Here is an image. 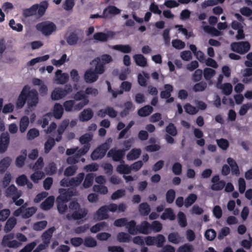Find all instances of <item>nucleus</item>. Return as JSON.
I'll list each match as a JSON object with an SVG mask.
<instances>
[{
  "label": "nucleus",
  "mask_w": 252,
  "mask_h": 252,
  "mask_svg": "<svg viewBox=\"0 0 252 252\" xmlns=\"http://www.w3.org/2000/svg\"><path fill=\"white\" fill-rule=\"evenodd\" d=\"M130 239L131 237L129 234L126 232H119L117 235V240L120 242H129Z\"/></svg>",
  "instance_id": "obj_56"
},
{
  "label": "nucleus",
  "mask_w": 252,
  "mask_h": 252,
  "mask_svg": "<svg viewBox=\"0 0 252 252\" xmlns=\"http://www.w3.org/2000/svg\"><path fill=\"white\" fill-rule=\"evenodd\" d=\"M106 83L107 85L108 92L112 94L113 98H116L118 94H122L124 92H129L131 89L132 84L128 81H123L120 86V90L115 91L113 90L111 86L109 81H106Z\"/></svg>",
  "instance_id": "obj_7"
},
{
  "label": "nucleus",
  "mask_w": 252,
  "mask_h": 252,
  "mask_svg": "<svg viewBox=\"0 0 252 252\" xmlns=\"http://www.w3.org/2000/svg\"><path fill=\"white\" fill-rule=\"evenodd\" d=\"M63 113V106L59 103H55L53 109L54 117L57 119H60L62 118Z\"/></svg>",
  "instance_id": "obj_31"
},
{
  "label": "nucleus",
  "mask_w": 252,
  "mask_h": 252,
  "mask_svg": "<svg viewBox=\"0 0 252 252\" xmlns=\"http://www.w3.org/2000/svg\"><path fill=\"white\" fill-rule=\"evenodd\" d=\"M84 78L86 83H92L98 79V76L92 69H89L85 71Z\"/></svg>",
  "instance_id": "obj_18"
},
{
  "label": "nucleus",
  "mask_w": 252,
  "mask_h": 252,
  "mask_svg": "<svg viewBox=\"0 0 252 252\" xmlns=\"http://www.w3.org/2000/svg\"><path fill=\"white\" fill-rule=\"evenodd\" d=\"M117 204L115 203H110L108 205H105L101 206L94 214V219H96L98 220H107L109 218L108 212H115L116 211Z\"/></svg>",
  "instance_id": "obj_3"
},
{
  "label": "nucleus",
  "mask_w": 252,
  "mask_h": 252,
  "mask_svg": "<svg viewBox=\"0 0 252 252\" xmlns=\"http://www.w3.org/2000/svg\"><path fill=\"white\" fill-rule=\"evenodd\" d=\"M151 232V225L148 221H143L138 225V233L147 235L150 234Z\"/></svg>",
  "instance_id": "obj_21"
},
{
  "label": "nucleus",
  "mask_w": 252,
  "mask_h": 252,
  "mask_svg": "<svg viewBox=\"0 0 252 252\" xmlns=\"http://www.w3.org/2000/svg\"><path fill=\"white\" fill-rule=\"evenodd\" d=\"M47 225L46 220H42L35 222L33 225V229L36 231H41L44 229Z\"/></svg>",
  "instance_id": "obj_63"
},
{
  "label": "nucleus",
  "mask_w": 252,
  "mask_h": 252,
  "mask_svg": "<svg viewBox=\"0 0 252 252\" xmlns=\"http://www.w3.org/2000/svg\"><path fill=\"white\" fill-rule=\"evenodd\" d=\"M38 4H35L32 5L29 8H26L23 10V15L25 17H28L33 16L36 14L38 9Z\"/></svg>",
  "instance_id": "obj_29"
},
{
  "label": "nucleus",
  "mask_w": 252,
  "mask_h": 252,
  "mask_svg": "<svg viewBox=\"0 0 252 252\" xmlns=\"http://www.w3.org/2000/svg\"><path fill=\"white\" fill-rule=\"evenodd\" d=\"M121 10L114 5H108L103 11L104 19H110L120 13Z\"/></svg>",
  "instance_id": "obj_13"
},
{
  "label": "nucleus",
  "mask_w": 252,
  "mask_h": 252,
  "mask_svg": "<svg viewBox=\"0 0 252 252\" xmlns=\"http://www.w3.org/2000/svg\"><path fill=\"white\" fill-rule=\"evenodd\" d=\"M60 195L57 197H60L63 201L68 202L73 196L77 195V191L74 188L67 189H59Z\"/></svg>",
  "instance_id": "obj_11"
},
{
  "label": "nucleus",
  "mask_w": 252,
  "mask_h": 252,
  "mask_svg": "<svg viewBox=\"0 0 252 252\" xmlns=\"http://www.w3.org/2000/svg\"><path fill=\"white\" fill-rule=\"evenodd\" d=\"M84 173H79L77 176L72 178L69 180L70 185L72 188L78 187L82 182L84 178Z\"/></svg>",
  "instance_id": "obj_24"
},
{
  "label": "nucleus",
  "mask_w": 252,
  "mask_h": 252,
  "mask_svg": "<svg viewBox=\"0 0 252 252\" xmlns=\"http://www.w3.org/2000/svg\"><path fill=\"white\" fill-rule=\"evenodd\" d=\"M9 142L8 133L7 132H2L0 136V153H3L7 150Z\"/></svg>",
  "instance_id": "obj_15"
},
{
  "label": "nucleus",
  "mask_w": 252,
  "mask_h": 252,
  "mask_svg": "<svg viewBox=\"0 0 252 252\" xmlns=\"http://www.w3.org/2000/svg\"><path fill=\"white\" fill-rule=\"evenodd\" d=\"M55 140L52 137H49L44 144V152L48 154L55 145Z\"/></svg>",
  "instance_id": "obj_43"
},
{
  "label": "nucleus",
  "mask_w": 252,
  "mask_h": 252,
  "mask_svg": "<svg viewBox=\"0 0 252 252\" xmlns=\"http://www.w3.org/2000/svg\"><path fill=\"white\" fill-rule=\"evenodd\" d=\"M76 103L73 100H66L63 103V106L66 112L77 111L75 110Z\"/></svg>",
  "instance_id": "obj_41"
},
{
  "label": "nucleus",
  "mask_w": 252,
  "mask_h": 252,
  "mask_svg": "<svg viewBox=\"0 0 252 252\" xmlns=\"http://www.w3.org/2000/svg\"><path fill=\"white\" fill-rule=\"evenodd\" d=\"M117 171L120 174H128L131 172V168L127 164H125L124 163L117 166Z\"/></svg>",
  "instance_id": "obj_51"
},
{
  "label": "nucleus",
  "mask_w": 252,
  "mask_h": 252,
  "mask_svg": "<svg viewBox=\"0 0 252 252\" xmlns=\"http://www.w3.org/2000/svg\"><path fill=\"white\" fill-rule=\"evenodd\" d=\"M21 190H18L14 185H11L9 186L5 191V194L6 197H13L15 196L19 192H21Z\"/></svg>",
  "instance_id": "obj_42"
},
{
  "label": "nucleus",
  "mask_w": 252,
  "mask_h": 252,
  "mask_svg": "<svg viewBox=\"0 0 252 252\" xmlns=\"http://www.w3.org/2000/svg\"><path fill=\"white\" fill-rule=\"evenodd\" d=\"M194 248L190 244H185L179 247L177 250V252H193Z\"/></svg>",
  "instance_id": "obj_60"
},
{
  "label": "nucleus",
  "mask_w": 252,
  "mask_h": 252,
  "mask_svg": "<svg viewBox=\"0 0 252 252\" xmlns=\"http://www.w3.org/2000/svg\"><path fill=\"white\" fill-rule=\"evenodd\" d=\"M29 124V119L27 116H23L21 118L20 124H19V126H20V131L21 132L23 133L24 132Z\"/></svg>",
  "instance_id": "obj_46"
},
{
  "label": "nucleus",
  "mask_w": 252,
  "mask_h": 252,
  "mask_svg": "<svg viewBox=\"0 0 252 252\" xmlns=\"http://www.w3.org/2000/svg\"><path fill=\"white\" fill-rule=\"evenodd\" d=\"M65 39L69 45L73 46L77 44L79 38L75 32H72L65 37Z\"/></svg>",
  "instance_id": "obj_25"
},
{
  "label": "nucleus",
  "mask_w": 252,
  "mask_h": 252,
  "mask_svg": "<svg viewBox=\"0 0 252 252\" xmlns=\"http://www.w3.org/2000/svg\"><path fill=\"white\" fill-rule=\"evenodd\" d=\"M175 215L173 210L170 208L165 209L164 212L160 216V218L163 220L169 219L170 220H173L175 219Z\"/></svg>",
  "instance_id": "obj_34"
},
{
  "label": "nucleus",
  "mask_w": 252,
  "mask_h": 252,
  "mask_svg": "<svg viewBox=\"0 0 252 252\" xmlns=\"http://www.w3.org/2000/svg\"><path fill=\"white\" fill-rule=\"evenodd\" d=\"M14 238V234L13 233H9L3 236L1 245L3 247H8L10 248H17L19 247L20 243L15 240H13Z\"/></svg>",
  "instance_id": "obj_8"
},
{
  "label": "nucleus",
  "mask_w": 252,
  "mask_h": 252,
  "mask_svg": "<svg viewBox=\"0 0 252 252\" xmlns=\"http://www.w3.org/2000/svg\"><path fill=\"white\" fill-rule=\"evenodd\" d=\"M38 101V94L36 90L31 89L30 86L26 85L18 97L16 106L18 108H22L27 102L29 107H33L36 106Z\"/></svg>",
  "instance_id": "obj_1"
},
{
  "label": "nucleus",
  "mask_w": 252,
  "mask_h": 252,
  "mask_svg": "<svg viewBox=\"0 0 252 252\" xmlns=\"http://www.w3.org/2000/svg\"><path fill=\"white\" fill-rule=\"evenodd\" d=\"M133 59L136 64L141 67H145L147 64L146 59L142 54H135L133 56Z\"/></svg>",
  "instance_id": "obj_36"
},
{
  "label": "nucleus",
  "mask_w": 252,
  "mask_h": 252,
  "mask_svg": "<svg viewBox=\"0 0 252 252\" xmlns=\"http://www.w3.org/2000/svg\"><path fill=\"white\" fill-rule=\"evenodd\" d=\"M112 48L123 53H129L131 51V48L129 45H116Z\"/></svg>",
  "instance_id": "obj_49"
},
{
  "label": "nucleus",
  "mask_w": 252,
  "mask_h": 252,
  "mask_svg": "<svg viewBox=\"0 0 252 252\" xmlns=\"http://www.w3.org/2000/svg\"><path fill=\"white\" fill-rule=\"evenodd\" d=\"M251 45L248 41L233 42L231 44V50L240 54H244L250 49Z\"/></svg>",
  "instance_id": "obj_9"
},
{
  "label": "nucleus",
  "mask_w": 252,
  "mask_h": 252,
  "mask_svg": "<svg viewBox=\"0 0 252 252\" xmlns=\"http://www.w3.org/2000/svg\"><path fill=\"white\" fill-rule=\"evenodd\" d=\"M177 216L180 226L182 227H186L187 225V221L185 214L182 212H179Z\"/></svg>",
  "instance_id": "obj_59"
},
{
  "label": "nucleus",
  "mask_w": 252,
  "mask_h": 252,
  "mask_svg": "<svg viewBox=\"0 0 252 252\" xmlns=\"http://www.w3.org/2000/svg\"><path fill=\"white\" fill-rule=\"evenodd\" d=\"M92 139L93 135L90 133H85L79 138V142L81 144L84 145L81 148L86 147L87 148L86 149H87V153L91 148V144L90 142L92 141Z\"/></svg>",
  "instance_id": "obj_19"
},
{
  "label": "nucleus",
  "mask_w": 252,
  "mask_h": 252,
  "mask_svg": "<svg viewBox=\"0 0 252 252\" xmlns=\"http://www.w3.org/2000/svg\"><path fill=\"white\" fill-rule=\"evenodd\" d=\"M108 224L105 221H102L97 223L90 228V231L92 233H96L102 230L104 227L107 226Z\"/></svg>",
  "instance_id": "obj_48"
},
{
  "label": "nucleus",
  "mask_w": 252,
  "mask_h": 252,
  "mask_svg": "<svg viewBox=\"0 0 252 252\" xmlns=\"http://www.w3.org/2000/svg\"><path fill=\"white\" fill-rule=\"evenodd\" d=\"M94 61H97L105 65L106 64H108L111 63L113 61V59L110 55L104 54H102L100 57L95 58L94 59Z\"/></svg>",
  "instance_id": "obj_37"
},
{
  "label": "nucleus",
  "mask_w": 252,
  "mask_h": 252,
  "mask_svg": "<svg viewBox=\"0 0 252 252\" xmlns=\"http://www.w3.org/2000/svg\"><path fill=\"white\" fill-rule=\"evenodd\" d=\"M116 32L112 31H107L106 32H97L93 35V38L96 42H105L108 40L114 38Z\"/></svg>",
  "instance_id": "obj_10"
},
{
  "label": "nucleus",
  "mask_w": 252,
  "mask_h": 252,
  "mask_svg": "<svg viewBox=\"0 0 252 252\" xmlns=\"http://www.w3.org/2000/svg\"><path fill=\"white\" fill-rule=\"evenodd\" d=\"M207 87V84L205 81H201L196 83L193 87V90L195 92H203Z\"/></svg>",
  "instance_id": "obj_57"
},
{
  "label": "nucleus",
  "mask_w": 252,
  "mask_h": 252,
  "mask_svg": "<svg viewBox=\"0 0 252 252\" xmlns=\"http://www.w3.org/2000/svg\"><path fill=\"white\" fill-rule=\"evenodd\" d=\"M17 223V220L14 217H10L9 218L4 226V231L6 233H8L12 230Z\"/></svg>",
  "instance_id": "obj_35"
},
{
  "label": "nucleus",
  "mask_w": 252,
  "mask_h": 252,
  "mask_svg": "<svg viewBox=\"0 0 252 252\" xmlns=\"http://www.w3.org/2000/svg\"><path fill=\"white\" fill-rule=\"evenodd\" d=\"M57 166L54 162L49 163L45 168V171L47 175H52L56 173Z\"/></svg>",
  "instance_id": "obj_55"
},
{
  "label": "nucleus",
  "mask_w": 252,
  "mask_h": 252,
  "mask_svg": "<svg viewBox=\"0 0 252 252\" xmlns=\"http://www.w3.org/2000/svg\"><path fill=\"white\" fill-rule=\"evenodd\" d=\"M93 190L94 192H98L102 194H106L108 192L107 188L104 185H95L93 187Z\"/></svg>",
  "instance_id": "obj_64"
},
{
  "label": "nucleus",
  "mask_w": 252,
  "mask_h": 252,
  "mask_svg": "<svg viewBox=\"0 0 252 252\" xmlns=\"http://www.w3.org/2000/svg\"><path fill=\"white\" fill-rule=\"evenodd\" d=\"M86 147L84 148H80L77 153L75 154L73 156L68 157L66 158V162L68 164H74L78 162V158L81 156L87 154V149Z\"/></svg>",
  "instance_id": "obj_14"
},
{
  "label": "nucleus",
  "mask_w": 252,
  "mask_h": 252,
  "mask_svg": "<svg viewBox=\"0 0 252 252\" xmlns=\"http://www.w3.org/2000/svg\"><path fill=\"white\" fill-rule=\"evenodd\" d=\"M93 115V112L91 108L85 109L79 115V119L82 122H87L91 120Z\"/></svg>",
  "instance_id": "obj_22"
},
{
  "label": "nucleus",
  "mask_w": 252,
  "mask_h": 252,
  "mask_svg": "<svg viewBox=\"0 0 252 252\" xmlns=\"http://www.w3.org/2000/svg\"><path fill=\"white\" fill-rule=\"evenodd\" d=\"M55 198L53 196L48 197L40 205V208L43 210H48L53 206Z\"/></svg>",
  "instance_id": "obj_26"
},
{
  "label": "nucleus",
  "mask_w": 252,
  "mask_h": 252,
  "mask_svg": "<svg viewBox=\"0 0 252 252\" xmlns=\"http://www.w3.org/2000/svg\"><path fill=\"white\" fill-rule=\"evenodd\" d=\"M126 227L129 234L135 235L138 234V225L134 220L127 221Z\"/></svg>",
  "instance_id": "obj_23"
},
{
  "label": "nucleus",
  "mask_w": 252,
  "mask_h": 252,
  "mask_svg": "<svg viewBox=\"0 0 252 252\" xmlns=\"http://www.w3.org/2000/svg\"><path fill=\"white\" fill-rule=\"evenodd\" d=\"M68 207L70 210L72 211L71 214L66 215V218L68 220H79L85 218L88 214V210L84 208H81L80 204L77 201H71Z\"/></svg>",
  "instance_id": "obj_2"
},
{
  "label": "nucleus",
  "mask_w": 252,
  "mask_h": 252,
  "mask_svg": "<svg viewBox=\"0 0 252 252\" xmlns=\"http://www.w3.org/2000/svg\"><path fill=\"white\" fill-rule=\"evenodd\" d=\"M74 101H81L78 103H76L75 105V110L80 111L83 108L84 106L88 105L89 103L88 97L86 95L85 92L83 91H79L77 92L71 97Z\"/></svg>",
  "instance_id": "obj_5"
},
{
  "label": "nucleus",
  "mask_w": 252,
  "mask_h": 252,
  "mask_svg": "<svg viewBox=\"0 0 252 252\" xmlns=\"http://www.w3.org/2000/svg\"><path fill=\"white\" fill-rule=\"evenodd\" d=\"M36 29L44 35L48 36L56 31L57 27L54 23L47 21L38 23Z\"/></svg>",
  "instance_id": "obj_6"
},
{
  "label": "nucleus",
  "mask_w": 252,
  "mask_h": 252,
  "mask_svg": "<svg viewBox=\"0 0 252 252\" xmlns=\"http://www.w3.org/2000/svg\"><path fill=\"white\" fill-rule=\"evenodd\" d=\"M165 91L160 92V96L161 98L167 99L171 96V93L173 91V87L170 84H165L164 86Z\"/></svg>",
  "instance_id": "obj_32"
},
{
  "label": "nucleus",
  "mask_w": 252,
  "mask_h": 252,
  "mask_svg": "<svg viewBox=\"0 0 252 252\" xmlns=\"http://www.w3.org/2000/svg\"><path fill=\"white\" fill-rule=\"evenodd\" d=\"M49 58V56L48 55H46L41 57H37L34 59H32L30 61H29L27 64L30 66H33L36 63L44 62L47 61Z\"/></svg>",
  "instance_id": "obj_52"
},
{
  "label": "nucleus",
  "mask_w": 252,
  "mask_h": 252,
  "mask_svg": "<svg viewBox=\"0 0 252 252\" xmlns=\"http://www.w3.org/2000/svg\"><path fill=\"white\" fill-rule=\"evenodd\" d=\"M11 162V158L6 157L0 161V173H3L9 167Z\"/></svg>",
  "instance_id": "obj_33"
},
{
  "label": "nucleus",
  "mask_w": 252,
  "mask_h": 252,
  "mask_svg": "<svg viewBox=\"0 0 252 252\" xmlns=\"http://www.w3.org/2000/svg\"><path fill=\"white\" fill-rule=\"evenodd\" d=\"M153 111V108L150 105H145L138 110V115L141 117L149 116Z\"/></svg>",
  "instance_id": "obj_39"
},
{
  "label": "nucleus",
  "mask_w": 252,
  "mask_h": 252,
  "mask_svg": "<svg viewBox=\"0 0 252 252\" xmlns=\"http://www.w3.org/2000/svg\"><path fill=\"white\" fill-rule=\"evenodd\" d=\"M83 243L85 247L88 248H94L97 245L96 241L91 236L85 237Z\"/></svg>",
  "instance_id": "obj_53"
},
{
  "label": "nucleus",
  "mask_w": 252,
  "mask_h": 252,
  "mask_svg": "<svg viewBox=\"0 0 252 252\" xmlns=\"http://www.w3.org/2000/svg\"><path fill=\"white\" fill-rule=\"evenodd\" d=\"M51 97L54 100H58L63 98L60 90V87L56 88L52 92Z\"/></svg>",
  "instance_id": "obj_54"
},
{
  "label": "nucleus",
  "mask_w": 252,
  "mask_h": 252,
  "mask_svg": "<svg viewBox=\"0 0 252 252\" xmlns=\"http://www.w3.org/2000/svg\"><path fill=\"white\" fill-rule=\"evenodd\" d=\"M65 201H63L60 197H57L56 199V203L57 209L59 213L61 214H64L67 210V206Z\"/></svg>",
  "instance_id": "obj_30"
},
{
  "label": "nucleus",
  "mask_w": 252,
  "mask_h": 252,
  "mask_svg": "<svg viewBox=\"0 0 252 252\" xmlns=\"http://www.w3.org/2000/svg\"><path fill=\"white\" fill-rule=\"evenodd\" d=\"M34 173L31 175V179L35 183H37L39 180L42 179L45 174L43 171L34 170Z\"/></svg>",
  "instance_id": "obj_50"
},
{
  "label": "nucleus",
  "mask_w": 252,
  "mask_h": 252,
  "mask_svg": "<svg viewBox=\"0 0 252 252\" xmlns=\"http://www.w3.org/2000/svg\"><path fill=\"white\" fill-rule=\"evenodd\" d=\"M37 211L35 207H31L27 208H25L23 209V218L28 219L34 215Z\"/></svg>",
  "instance_id": "obj_44"
},
{
  "label": "nucleus",
  "mask_w": 252,
  "mask_h": 252,
  "mask_svg": "<svg viewBox=\"0 0 252 252\" xmlns=\"http://www.w3.org/2000/svg\"><path fill=\"white\" fill-rule=\"evenodd\" d=\"M48 6V3L47 1H42L38 4L37 12L39 16L43 15Z\"/></svg>",
  "instance_id": "obj_61"
},
{
  "label": "nucleus",
  "mask_w": 252,
  "mask_h": 252,
  "mask_svg": "<svg viewBox=\"0 0 252 252\" xmlns=\"http://www.w3.org/2000/svg\"><path fill=\"white\" fill-rule=\"evenodd\" d=\"M112 141V139L111 138L107 139L106 141L98 146L92 152L91 157L94 160H95L98 159L102 158L105 155L107 151L110 148V143Z\"/></svg>",
  "instance_id": "obj_4"
},
{
  "label": "nucleus",
  "mask_w": 252,
  "mask_h": 252,
  "mask_svg": "<svg viewBox=\"0 0 252 252\" xmlns=\"http://www.w3.org/2000/svg\"><path fill=\"white\" fill-rule=\"evenodd\" d=\"M56 81L57 84L64 85L69 80V75L66 73H62V71L58 69L56 73Z\"/></svg>",
  "instance_id": "obj_17"
},
{
  "label": "nucleus",
  "mask_w": 252,
  "mask_h": 252,
  "mask_svg": "<svg viewBox=\"0 0 252 252\" xmlns=\"http://www.w3.org/2000/svg\"><path fill=\"white\" fill-rule=\"evenodd\" d=\"M94 174L93 173H88L86 175L84 182L81 187V189H88L90 188L94 183Z\"/></svg>",
  "instance_id": "obj_28"
},
{
  "label": "nucleus",
  "mask_w": 252,
  "mask_h": 252,
  "mask_svg": "<svg viewBox=\"0 0 252 252\" xmlns=\"http://www.w3.org/2000/svg\"><path fill=\"white\" fill-rule=\"evenodd\" d=\"M93 62L95 63L94 69V71L97 75L102 74L105 72L106 69L105 65L97 61H94V60Z\"/></svg>",
  "instance_id": "obj_47"
},
{
  "label": "nucleus",
  "mask_w": 252,
  "mask_h": 252,
  "mask_svg": "<svg viewBox=\"0 0 252 252\" xmlns=\"http://www.w3.org/2000/svg\"><path fill=\"white\" fill-rule=\"evenodd\" d=\"M55 230V227L54 226H52L48 228L42 233L41 238L43 243L49 246L53 234Z\"/></svg>",
  "instance_id": "obj_16"
},
{
  "label": "nucleus",
  "mask_w": 252,
  "mask_h": 252,
  "mask_svg": "<svg viewBox=\"0 0 252 252\" xmlns=\"http://www.w3.org/2000/svg\"><path fill=\"white\" fill-rule=\"evenodd\" d=\"M197 196L194 193L189 194L185 199L184 205L186 208H188L192 205L197 200Z\"/></svg>",
  "instance_id": "obj_45"
},
{
  "label": "nucleus",
  "mask_w": 252,
  "mask_h": 252,
  "mask_svg": "<svg viewBox=\"0 0 252 252\" xmlns=\"http://www.w3.org/2000/svg\"><path fill=\"white\" fill-rule=\"evenodd\" d=\"M141 150L140 149H132L127 155L126 158L128 160H133L138 158L140 156Z\"/></svg>",
  "instance_id": "obj_38"
},
{
  "label": "nucleus",
  "mask_w": 252,
  "mask_h": 252,
  "mask_svg": "<svg viewBox=\"0 0 252 252\" xmlns=\"http://www.w3.org/2000/svg\"><path fill=\"white\" fill-rule=\"evenodd\" d=\"M125 155V150L124 149H111L107 154L108 157H112L114 161H120L122 163H125L124 161L122 160Z\"/></svg>",
  "instance_id": "obj_12"
},
{
  "label": "nucleus",
  "mask_w": 252,
  "mask_h": 252,
  "mask_svg": "<svg viewBox=\"0 0 252 252\" xmlns=\"http://www.w3.org/2000/svg\"><path fill=\"white\" fill-rule=\"evenodd\" d=\"M166 131L168 134L172 136H176L178 133L176 126L172 123H169L166 127Z\"/></svg>",
  "instance_id": "obj_62"
},
{
  "label": "nucleus",
  "mask_w": 252,
  "mask_h": 252,
  "mask_svg": "<svg viewBox=\"0 0 252 252\" xmlns=\"http://www.w3.org/2000/svg\"><path fill=\"white\" fill-rule=\"evenodd\" d=\"M21 153V155L18 156L15 160L16 165L18 167H22L24 165L27 156V151L26 149L22 150Z\"/></svg>",
  "instance_id": "obj_27"
},
{
  "label": "nucleus",
  "mask_w": 252,
  "mask_h": 252,
  "mask_svg": "<svg viewBox=\"0 0 252 252\" xmlns=\"http://www.w3.org/2000/svg\"><path fill=\"white\" fill-rule=\"evenodd\" d=\"M193 134L195 137L198 139L196 140V143L201 147H203L205 144V140L202 138L204 136L202 131L199 128H195L193 130Z\"/></svg>",
  "instance_id": "obj_20"
},
{
  "label": "nucleus",
  "mask_w": 252,
  "mask_h": 252,
  "mask_svg": "<svg viewBox=\"0 0 252 252\" xmlns=\"http://www.w3.org/2000/svg\"><path fill=\"white\" fill-rule=\"evenodd\" d=\"M216 73V71L211 68H205L203 71V75L206 80H210Z\"/></svg>",
  "instance_id": "obj_58"
},
{
  "label": "nucleus",
  "mask_w": 252,
  "mask_h": 252,
  "mask_svg": "<svg viewBox=\"0 0 252 252\" xmlns=\"http://www.w3.org/2000/svg\"><path fill=\"white\" fill-rule=\"evenodd\" d=\"M139 211L141 216H147L151 212L150 206L147 202L142 203L139 206Z\"/></svg>",
  "instance_id": "obj_40"
}]
</instances>
